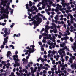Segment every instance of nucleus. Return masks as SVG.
Here are the masks:
<instances>
[{"instance_id":"30","label":"nucleus","mask_w":76,"mask_h":76,"mask_svg":"<svg viewBox=\"0 0 76 76\" xmlns=\"http://www.w3.org/2000/svg\"><path fill=\"white\" fill-rule=\"evenodd\" d=\"M65 58H66V60H67V59L69 58V56H66L65 57Z\"/></svg>"},{"instance_id":"62","label":"nucleus","mask_w":76,"mask_h":76,"mask_svg":"<svg viewBox=\"0 0 76 76\" xmlns=\"http://www.w3.org/2000/svg\"><path fill=\"white\" fill-rule=\"evenodd\" d=\"M63 19H64L63 18H61L60 19V20H63Z\"/></svg>"},{"instance_id":"50","label":"nucleus","mask_w":76,"mask_h":76,"mask_svg":"<svg viewBox=\"0 0 76 76\" xmlns=\"http://www.w3.org/2000/svg\"><path fill=\"white\" fill-rule=\"evenodd\" d=\"M43 73H44V74H45V73H46V71H45V70H44L43 71Z\"/></svg>"},{"instance_id":"53","label":"nucleus","mask_w":76,"mask_h":76,"mask_svg":"<svg viewBox=\"0 0 76 76\" xmlns=\"http://www.w3.org/2000/svg\"><path fill=\"white\" fill-rule=\"evenodd\" d=\"M52 6H53L54 7H56V4H52Z\"/></svg>"},{"instance_id":"13","label":"nucleus","mask_w":76,"mask_h":76,"mask_svg":"<svg viewBox=\"0 0 76 76\" xmlns=\"http://www.w3.org/2000/svg\"><path fill=\"white\" fill-rule=\"evenodd\" d=\"M28 12H33L34 11L32 9L30 8L29 9H28Z\"/></svg>"},{"instance_id":"35","label":"nucleus","mask_w":76,"mask_h":76,"mask_svg":"<svg viewBox=\"0 0 76 76\" xmlns=\"http://www.w3.org/2000/svg\"><path fill=\"white\" fill-rule=\"evenodd\" d=\"M43 1L45 2V3H47L48 2V0H44Z\"/></svg>"},{"instance_id":"11","label":"nucleus","mask_w":76,"mask_h":76,"mask_svg":"<svg viewBox=\"0 0 76 76\" xmlns=\"http://www.w3.org/2000/svg\"><path fill=\"white\" fill-rule=\"evenodd\" d=\"M26 7L27 9L28 10L29 9V5L28 4H26Z\"/></svg>"},{"instance_id":"16","label":"nucleus","mask_w":76,"mask_h":76,"mask_svg":"<svg viewBox=\"0 0 76 76\" xmlns=\"http://www.w3.org/2000/svg\"><path fill=\"white\" fill-rule=\"evenodd\" d=\"M0 8L1 9V10H4V8L3 7H1V6L0 5Z\"/></svg>"},{"instance_id":"2","label":"nucleus","mask_w":76,"mask_h":76,"mask_svg":"<svg viewBox=\"0 0 76 76\" xmlns=\"http://www.w3.org/2000/svg\"><path fill=\"white\" fill-rule=\"evenodd\" d=\"M35 17L36 18H37V19H36V20H37V19L38 20H37V22H41L42 19H41V18H40L39 17V16H38V15H36Z\"/></svg>"},{"instance_id":"22","label":"nucleus","mask_w":76,"mask_h":76,"mask_svg":"<svg viewBox=\"0 0 76 76\" xmlns=\"http://www.w3.org/2000/svg\"><path fill=\"white\" fill-rule=\"evenodd\" d=\"M56 53V51L54 50H53V51L52 52V54H53V55H54V54H55V53Z\"/></svg>"},{"instance_id":"36","label":"nucleus","mask_w":76,"mask_h":76,"mask_svg":"<svg viewBox=\"0 0 76 76\" xmlns=\"http://www.w3.org/2000/svg\"><path fill=\"white\" fill-rule=\"evenodd\" d=\"M42 37V36H41V35H40L39 37V39H41Z\"/></svg>"},{"instance_id":"39","label":"nucleus","mask_w":76,"mask_h":76,"mask_svg":"<svg viewBox=\"0 0 76 76\" xmlns=\"http://www.w3.org/2000/svg\"><path fill=\"white\" fill-rule=\"evenodd\" d=\"M71 7H72V8H73V7H75V6H74V5H73V4H71Z\"/></svg>"},{"instance_id":"52","label":"nucleus","mask_w":76,"mask_h":76,"mask_svg":"<svg viewBox=\"0 0 76 76\" xmlns=\"http://www.w3.org/2000/svg\"><path fill=\"white\" fill-rule=\"evenodd\" d=\"M51 8H48V11H51Z\"/></svg>"},{"instance_id":"21","label":"nucleus","mask_w":76,"mask_h":76,"mask_svg":"<svg viewBox=\"0 0 76 76\" xmlns=\"http://www.w3.org/2000/svg\"><path fill=\"white\" fill-rule=\"evenodd\" d=\"M73 45H74V46H72V47H73L74 48L75 47H76V43L75 42L73 44Z\"/></svg>"},{"instance_id":"42","label":"nucleus","mask_w":76,"mask_h":76,"mask_svg":"<svg viewBox=\"0 0 76 76\" xmlns=\"http://www.w3.org/2000/svg\"><path fill=\"white\" fill-rule=\"evenodd\" d=\"M6 23H2L1 24V25H2V26H4L6 25Z\"/></svg>"},{"instance_id":"34","label":"nucleus","mask_w":76,"mask_h":76,"mask_svg":"<svg viewBox=\"0 0 76 76\" xmlns=\"http://www.w3.org/2000/svg\"><path fill=\"white\" fill-rule=\"evenodd\" d=\"M53 64H55V60H53L52 62Z\"/></svg>"},{"instance_id":"38","label":"nucleus","mask_w":76,"mask_h":76,"mask_svg":"<svg viewBox=\"0 0 76 76\" xmlns=\"http://www.w3.org/2000/svg\"><path fill=\"white\" fill-rule=\"evenodd\" d=\"M59 51H60L59 50V51H58V53H59V54H60V55H62V52H59Z\"/></svg>"},{"instance_id":"20","label":"nucleus","mask_w":76,"mask_h":76,"mask_svg":"<svg viewBox=\"0 0 76 76\" xmlns=\"http://www.w3.org/2000/svg\"><path fill=\"white\" fill-rule=\"evenodd\" d=\"M54 30L53 31V32L54 33H56L57 32V28H54Z\"/></svg>"},{"instance_id":"60","label":"nucleus","mask_w":76,"mask_h":76,"mask_svg":"<svg viewBox=\"0 0 76 76\" xmlns=\"http://www.w3.org/2000/svg\"><path fill=\"white\" fill-rule=\"evenodd\" d=\"M1 48H4V45H2L1 46Z\"/></svg>"},{"instance_id":"8","label":"nucleus","mask_w":76,"mask_h":76,"mask_svg":"<svg viewBox=\"0 0 76 76\" xmlns=\"http://www.w3.org/2000/svg\"><path fill=\"white\" fill-rule=\"evenodd\" d=\"M1 1L2 3H7V2H8V1H4V0H1Z\"/></svg>"},{"instance_id":"3","label":"nucleus","mask_w":76,"mask_h":76,"mask_svg":"<svg viewBox=\"0 0 76 76\" xmlns=\"http://www.w3.org/2000/svg\"><path fill=\"white\" fill-rule=\"evenodd\" d=\"M4 33L5 34H10V30L9 29V32H7V28H5V29L4 30Z\"/></svg>"},{"instance_id":"4","label":"nucleus","mask_w":76,"mask_h":76,"mask_svg":"<svg viewBox=\"0 0 76 76\" xmlns=\"http://www.w3.org/2000/svg\"><path fill=\"white\" fill-rule=\"evenodd\" d=\"M37 21L34 20L33 22H32V23H34V26H38L39 25L37 23Z\"/></svg>"},{"instance_id":"19","label":"nucleus","mask_w":76,"mask_h":76,"mask_svg":"<svg viewBox=\"0 0 76 76\" xmlns=\"http://www.w3.org/2000/svg\"><path fill=\"white\" fill-rule=\"evenodd\" d=\"M29 51H30L31 52V53H33L34 52V50H33L31 48H30L29 49Z\"/></svg>"},{"instance_id":"61","label":"nucleus","mask_w":76,"mask_h":76,"mask_svg":"<svg viewBox=\"0 0 76 76\" xmlns=\"http://www.w3.org/2000/svg\"><path fill=\"white\" fill-rule=\"evenodd\" d=\"M42 72H41L40 73V75H42Z\"/></svg>"},{"instance_id":"47","label":"nucleus","mask_w":76,"mask_h":76,"mask_svg":"<svg viewBox=\"0 0 76 76\" xmlns=\"http://www.w3.org/2000/svg\"><path fill=\"white\" fill-rule=\"evenodd\" d=\"M61 71H60V70L58 69V73H60V72Z\"/></svg>"},{"instance_id":"25","label":"nucleus","mask_w":76,"mask_h":76,"mask_svg":"<svg viewBox=\"0 0 76 76\" xmlns=\"http://www.w3.org/2000/svg\"><path fill=\"white\" fill-rule=\"evenodd\" d=\"M42 42H43L44 43H45H45H47V41H46V40H44V39L43 40H42Z\"/></svg>"},{"instance_id":"15","label":"nucleus","mask_w":76,"mask_h":76,"mask_svg":"<svg viewBox=\"0 0 76 76\" xmlns=\"http://www.w3.org/2000/svg\"><path fill=\"white\" fill-rule=\"evenodd\" d=\"M71 16L70 13H69L68 14V16H66V18H67V19H69V16Z\"/></svg>"},{"instance_id":"18","label":"nucleus","mask_w":76,"mask_h":76,"mask_svg":"<svg viewBox=\"0 0 76 76\" xmlns=\"http://www.w3.org/2000/svg\"><path fill=\"white\" fill-rule=\"evenodd\" d=\"M28 53H29V50H27L26 52L25 53V55H27L28 54Z\"/></svg>"},{"instance_id":"31","label":"nucleus","mask_w":76,"mask_h":76,"mask_svg":"<svg viewBox=\"0 0 76 76\" xmlns=\"http://www.w3.org/2000/svg\"><path fill=\"white\" fill-rule=\"evenodd\" d=\"M17 66L18 67L19 66H20V64L19 63H18L17 64Z\"/></svg>"},{"instance_id":"26","label":"nucleus","mask_w":76,"mask_h":76,"mask_svg":"<svg viewBox=\"0 0 76 76\" xmlns=\"http://www.w3.org/2000/svg\"><path fill=\"white\" fill-rule=\"evenodd\" d=\"M7 42H5V41H4L3 42V45H6V43H7Z\"/></svg>"},{"instance_id":"55","label":"nucleus","mask_w":76,"mask_h":76,"mask_svg":"<svg viewBox=\"0 0 76 76\" xmlns=\"http://www.w3.org/2000/svg\"><path fill=\"white\" fill-rule=\"evenodd\" d=\"M29 64H31V65L32 64H33V63H32V62H30L29 63Z\"/></svg>"},{"instance_id":"44","label":"nucleus","mask_w":76,"mask_h":76,"mask_svg":"<svg viewBox=\"0 0 76 76\" xmlns=\"http://www.w3.org/2000/svg\"><path fill=\"white\" fill-rule=\"evenodd\" d=\"M26 48V49H29L28 50H29V49H30V48H29V46H27V47Z\"/></svg>"},{"instance_id":"17","label":"nucleus","mask_w":76,"mask_h":76,"mask_svg":"<svg viewBox=\"0 0 76 76\" xmlns=\"http://www.w3.org/2000/svg\"><path fill=\"white\" fill-rule=\"evenodd\" d=\"M46 28L47 29H50V26H48V25H47L46 26Z\"/></svg>"},{"instance_id":"48","label":"nucleus","mask_w":76,"mask_h":76,"mask_svg":"<svg viewBox=\"0 0 76 76\" xmlns=\"http://www.w3.org/2000/svg\"><path fill=\"white\" fill-rule=\"evenodd\" d=\"M1 63L2 64H4L5 63V62H4V61H2Z\"/></svg>"},{"instance_id":"29","label":"nucleus","mask_w":76,"mask_h":76,"mask_svg":"<svg viewBox=\"0 0 76 76\" xmlns=\"http://www.w3.org/2000/svg\"><path fill=\"white\" fill-rule=\"evenodd\" d=\"M60 46L61 47H62V48H63V47H64V46L62 44H61L60 45Z\"/></svg>"},{"instance_id":"23","label":"nucleus","mask_w":76,"mask_h":76,"mask_svg":"<svg viewBox=\"0 0 76 76\" xmlns=\"http://www.w3.org/2000/svg\"><path fill=\"white\" fill-rule=\"evenodd\" d=\"M66 3H65L64 4H62V6H63V7H66Z\"/></svg>"},{"instance_id":"27","label":"nucleus","mask_w":76,"mask_h":76,"mask_svg":"<svg viewBox=\"0 0 76 76\" xmlns=\"http://www.w3.org/2000/svg\"><path fill=\"white\" fill-rule=\"evenodd\" d=\"M10 35V34H4V37H6V35Z\"/></svg>"},{"instance_id":"7","label":"nucleus","mask_w":76,"mask_h":76,"mask_svg":"<svg viewBox=\"0 0 76 76\" xmlns=\"http://www.w3.org/2000/svg\"><path fill=\"white\" fill-rule=\"evenodd\" d=\"M30 47H32V49H31L33 50H34V48H35V45H31L30 46Z\"/></svg>"},{"instance_id":"46","label":"nucleus","mask_w":76,"mask_h":76,"mask_svg":"<svg viewBox=\"0 0 76 76\" xmlns=\"http://www.w3.org/2000/svg\"><path fill=\"white\" fill-rule=\"evenodd\" d=\"M54 72H52V74L51 75L52 76H54Z\"/></svg>"},{"instance_id":"56","label":"nucleus","mask_w":76,"mask_h":76,"mask_svg":"<svg viewBox=\"0 0 76 76\" xmlns=\"http://www.w3.org/2000/svg\"><path fill=\"white\" fill-rule=\"evenodd\" d=\"M39 45H42V43H41V42H39Z\"/></svg>"},{"instance_id":"57","label":"nucleus","mask_w":76,"mask_h":76,"mask_svg":"<svg viewBox=\"0 0 76 76\" xmlns=\"http://www.w3.org/2000/svg\"><path fill=\"white\" fill-rule=\"evenodd\" d=\"M50 23L49 21H48L47 22L46 24H47V25H48V24Z\"/></svg>"},{"instance_id":"59","label":"nucleus","mask_w":76,"mask_h":76,"mask_svg":"<svg viewBox=\"0 0 76 76\" xmlns=\"http://www.w3.org/2000/svg\"><path fill=\"white\" fill-rule=\"evenodd\" d=\"M39 10H42V8L40 7H39V9H38Z\"/></svg>"},{"instance_id":"14","label":"nucleus","mask_w":76,"mask_h":76,"mask_svg":"<svg viewBox=\"0 0 76 76\" xmlns=\"http://www.w3.org/2000/svg\"><path fill=\"white\" fill-rule=\"evenodd\" d=\"M42 36H48V35H47V34H46V33H43V34H42Z\"/></svg>"},{"instance_id":"10","label":"nucleus","mask_w":76,"mask_h":76,"mask_svg":"<svg viewBox=\"0 0 76 76\" xmlns=\"http://www.w3.org/2000/svg\"><path fill=\"white\" fill-rule=\"evenodd\" d=\"M32 2H31V1H29V4L28 5V6H30L31 7L32 6Z\"/></svg>"},{"instance_id":"45","label":"nucleus","mask_w":76,"mask_h":76,"mask_svg":"<svg viewBox=\"0 0 76 76\" xmlns=\"http://www.w3.org/2000/svg\"><path fill=\"white\" fill-rule=\"evenodd\" d=\"M25 67H26V70H28V66H26Z\"/></svg>"},{"instance_id":"5","label":"nucleus","mask_w":76,"mask_h":76,"mask_svg":"<svg viewBox=\"0 0 76 76\" xmlns=\"http://www.w3.org/2000/svg\"><path fill=\"white\" fill-rule=\"evenodd\" d=\"M11 52L10 51H8L7 53V57H10V54H11Z\"/></svg>"},{"instance_id":"9","label":"nucleus","mask_w":76,"mask_h":76,"mask_svg":"<svg viewBox=\"0 0 76 76\" xmlns=\"http://www.w3.org/2000/svg\"><path fill=\"white\" fill-rule=\"evenodd\" d=\"M3 16L4 17H5V16H6V18H8V15H6L5 14H3Z\"/></svg>"},{"instance_id":"24","label":"nucleus","mask_w":76,"mask_h":76,"mask_svg":"<svg viewBox=\"0 0 76 76\" xmlns=\"http://www.w3.org/2000/svg\"><path fill=\"white\" fill-rule=\"evenodd\" d=\"M70 40L71 42H73V39H72V37H70Z\"/></svg>"},{"instance_id":"64","label":"nucleus","mask_w":76,"mask_h":76,"mask_svg":"<svg viewBox=\"0 0 76 76\" xmlns=\"http://www.w3.org/2000/svg\"><path fill=\"white\" fill-rule=\"evenodd\" d=\"M69 61L70 63H73V61L69 60Z\"/></svg>"},{"instance_id":"49","label":"nucleus","mask_w":76,"mask_h":76,"mask_svg":"<svg viewBox=\"0 0 76 76\" xmlns=\"http://www.w3.org/2000/svg\"><path fill=\"white\" fill-rule=\"evenodd\" d=\"M41 51H44V48H41Z\"/></svg>"},{"instance_id":"32","label":"nucleus","mask_w":76,"mask_h":76,"mask_svg":"<svg viewBox=\"0 0 76 76\" xmlns=\"http://www.w3.org/2000/svg\"><path fill=\"white\" fill-rule=\"evenodd\" d=\"M4 13H6L7 14V15H8V14H9V12L7 11V12H4Z\"/></svg>"},{"instance_id":"33","label":"nucleus","mask_w":76,"mask_h":76,"mask_svg":"<svg viewBox=\"0 0 76 76\" xmlns=\"http://www.w3.org/2000/svg\"><path fill=\"white\" fill-rule=\"evenodd\" d=\"M69 4H70V3H68L67 4L66 3V6H69Z\"/></svg>"},{"instance_id":"51","label":"nucleus","mask_w":76,"mask_h":76,"mask_svg":"<svg viewBox=\"0 0 76 76\" xmlns=\"http://www.w3.org/2000/svg\"><path fill=\"white\" fill-rule=\"evenodd\" d=\"M48 57H51V55L50 54H48Z\"/></svg>"},{"instance_id":"54","label":"nucleus","mask_w":76,"mask_h":76,"mask_svg":"<svg viewBox=\"0 0 76 76\" xmlns=\"http://www.w3.org/2000/svg\"><path fill=\"white\" fill-rule=\"evenodd\" d=\"M54 18H55L56 20H57V19H58V18H57V17H55Z\"/></svg>"},{"instance_id":"41","label":"nucleus","mask_w":76,"mask_h":76,"mask_svg":"<svg viewBox=\"0 0 76 76\" xmlns=\"http://www.w3.org/2000/svg\"><path fill=\"white\" fill-rule=\"evenodd\" d=\"M51 72H52L51 71H48V73L49 74V75H51V73H52Z\"/></svg>"},{"instance_id":"43","label":"nucleus","mask_w":76,"mask_h":76,"mask_svg":"<svg viewBox=\"0 0 76 76\" xmlns=\"http://www.w3.org/2000/svg\"><path fill=\"white\" fill-rule=\"evenodd\" d=\"M71 9V7L70 6H69L67 8V9H68V10H70V9Z\"/></svg>"},{"instance_id":"63","label":"nucleus","mask_w":76,"mask_h":76,"mask_svg":"<svg viewBox=\"0 0 76 76\" xmlns=\"http://www.w3.org/2000/svg\"><path fill=\"white\" fill-rule=\"evenodd\" d=\"M44 57V58H47V55H45Z\"/></svg>"},{"instance_id":"28","label":"nucleus","mask_w":76,"mask_h":76,"mask_svg":"<svg viewBox=\"0 0 76 76\" xmlns=\"http://www.w3.org/2000/svg\"><path fill=\"white\" fill-rule=\"evenodd\" d=\"M53 4V2L52 1L50 2L49 3V5H51V4Z\"/></svg>"},{"instance_id":"37","label":"nucleus","mask_w":76,"mask_h":76,"mask_svg":"<svg viewBox=\"0 0 76 76\" xmlns=\"http://www.w3.org/2000/svg\"><path fill=\"white\" fill-rule=\"evenodd\" d=\"M66 13H67V14H68L69 13V11L68 10H66Z\"/></svg>"},{"instance_id":"40","label":"nucleus","mask_w":76,"mask_h":76,"mask_svg":"<svg viewBox=\"0 0 76 76\" xmlns=\"http://www.w3.org/2000/svg\"><path fill=\"white\" fill-rule=\"evenodd\" d=\"M72 48H73V50H74V51L75 52H76V50H75V48H73V47H72Z\"/></svg>"},{"instance_id":"12","label":"nucleus","mask_w":76,"mask_h":76,"mask_svg":"<svg viewBox=\"0 0 76 76\" xmlns=\"http://www.w3.org/2000/svg\"><path fill=\"white\" fill-rule=\"evenodd\" d=\"M8 10H9V9L8 8H6L4 10V13L8 11Z\"/></svg>"},{"instance_id":"1","label":"nucleus","mask_w":76,"mask_h":76,"mask_svg":"<svg viewBox=\"0 0 76 76\" xmlns=\"http://www.w3.org/2000/svg\"><path fill=\"white\" fill-rule=\"evenodd\" d=\"M12 57L14 58V60H15V61H19V59L17 58L16 59V58H18V55H14L13 56H12Z\"/></svg>"},{"instance_id":"6","label":"nucleus","mask_w":76,"mask_h":76,"mask_svg":"<svg viewBox=\"0 0 76 76\" xmlns=\"http://www.w3.org/2000/svg\"><path fill=\"white\" fill-rule=\"evenodd\" d=\"M9 39L8 37L7 36L5 38H4V41L7 42V39Z\"/></svg>"},{"instance_id":"58","label":"nucleus","mask_w":76,"mask_h":76,"mask_svg":"<svg viewBox=\"0 0 76 76\" xmlns=\"http://www.w3.org/2000/svg\"><path fill=\"white\" fill-rule=\"evenodd\" d=\"M71 22V24H73V20H71V22Z\"/></svg>"}]
</instances>
